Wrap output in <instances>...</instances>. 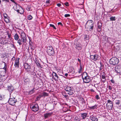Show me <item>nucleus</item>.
I'll list each match as a JSON object with an SVG mask.
<instances>
[{
  "label": "nucleus",
  "mask_w": 121,
  "mask_h": 121,
  "mask_svg": "<svg viewBox=\"0 0 121 121\" xmlns=\"http://www.w3.org/2000/svg\"><path fill=\"white\" fill-rule=\"evenodd\" d=\"M94 22L92 20L88 21L85 26V28L88 31H92L94 28Z\"/></svg>",
  "instance_id": "f257e3e1"
},
{
  "label": "nucleus",
  "mask_w": 121,
  "mask_h": 121,
  "mask_svg": "<svg viewBox=\"0 0 121 121\" xmlns=\"http://www.w3.org/2000/svg\"><path fill=\"white\" fill-rule=\"evenodd\" d=\"M82 77L83 82L85 83H89L91 80V78L87 75V73L86 72L83 73Z\"/></svg>",
  "instance_id": "f03ea898"
},
{
  "label": "nucleus",
  "mask_w": 121,
  "mask_h": 121,
  "mask_svg": "<svg viewBox=\"0 0 121 121\" xmlns=\"http://www.w3.org/2000/svg\"><path fill=\"white\" fill-rule=\"evenodd\" d=\"M109 62L111 64L113 65H116L119 63V60L117 58L114 57L111 58Z\"/></svg>",
  "instance_id": "7ed1b4c3"
},
{
  "label": "nucleus",
  "mask_w": 121,
  "mask_h": 121,
  "mask_svg": "<svg viewBox=\"0 0 121 121\" xmlns=\"http://www.w3.org/2000/svg\"><path fill=\"white\" fill-rule=\"evenodd\" d=\"M4 67L0 71V76H3V77H4L6 72L7 64L4 62Z\"/></svg>",
  "instance_id": "20e7f679"
},
{
  "label": "nucleus",
  "mask_w": 121,
  "mask_h": 121,
  "mask_svg": "<svg viewBox=\"0 0 121 121\" xmlns=\"http://www.w3.org/2000/svg\"><path fill=\"white\" fill-rule=\"evenodd\" d=\"M24 67L25 69L26 70L27 72L29 73H31L32 69L30 65L28 64L27 63H25L24 64Z\"/></svg>",
  "instance_id": "39448f33"
},
{
  "label": "nucleus",
  "mask_w": 121,
  "mask_h": 121,
  "mask_svg": "<svg viewBox=\"0 0 121 121\" xmlns=\"http://www.w3.org/2000/svg\"><path fill=\"white\" fill-rule=\"evenodd\" d=\"M17 100L15 98H10L8 101V103L10 105H15L16 103L17 102Z\"/></svg>",
  "instance_id": "423d86ee"
},
{
  "label": "nucleus",
  "mask_w": 121,
  "mask_h": 121,
  "mask_svg": "<svg viewBox=\"0 0 121 121\" xmlns=\"http://www.w3.org/2000/svg\"><path fill=\"white\" fill-rule=\"evenodd\" d=\"M53 48L52 46H49L47 48V52L48 54L51 56H53V52L52 50Z\"/></svg>",
  "instance_id": "0eeeda50"
},
{
  "label": "nucleus",
  "mask_w": 121,
  "mask_h": 121,
  "mask_svg": "<svg viewBox=\"0 0 121 121\" xmlns=\"http://www.w3.org/2000/svg\"><path fill=\"white\" fill-rule=\"evenodd\" d=\"M30 107L32 110L34 111H37L39 110V106L38 104L31 105Z\"/></svg>",
  "instance_id": "6e6552de"
},
{
  "label": "nucleus",
  "mask_w": 121,
  "mask_h": 121,
  "mask_svg": "<svg viewBox=\"0 0 121 121\" xmlns=\"http://www.w3.org/2000/svg\"><path fill=\"white\" fill-rule=\"evenodd\" d=\"M20 58H16L15 59V63L14 66L15 67L17 68L19 67V60Z\"/></svg>",
  "instance_id": "1a4fd4ad"
},
{
  "label": "nucleus",
  "mask_w": 121,
  "mask_h": 121,
  "mask_svg": "<svg viewBox=\"0 0 121 121\" xmlns=\"http://www.w3.org/2000/svg\"><path fill=\"white\" fill-rule=\"evenodd\" d=\"M14 88L13 87L12 85L10 86H8L7 89L10 92V95H11L12 92L14 90Z\"/></svg>",
  "instance_id": "9d476101"
},
{
  "label": "nucleus",
  "mask_w": 121,
  "mask_h": 121,
  "mask_svg": "<svg viewBox=\"0 0 121 121\" xmlns=\"http://www.w3.org/2000/svg\"><path fill=\"white\" fill-rule=\"evenodd\" d=\"M90 119L91 120L93 121H98V119L96 116L92 115L90 117Z\"/></svg>",
  "instance_id": "9b49d317"
},
{
  "label": "nucleus",
  "mask_w": 121,
  "mask_h": 121,
  "mask_svg": "<svg viewBox=\"0 0 121 121\" xmlns=\"http://www.w3.org/2000/svg\"><path fill=\"white\" fill-rule=\"evenodd\" d=\"M102 24L101 23L98 22V23L97 30L98 32H100L101 30V27Z\"/></svg>",
  "instance_id": "f8f14e48"
},
{
  "label": "nucleus",
  "mask_w": 121,
  "mask_h": 121,
  "mask_svg": "<svg viewBox=\"0 0 121 121\" xmlns=\"http://www.w3.org/2000/svg\"><path fill=\"white\" fill-rule=\"evenodd\" d=\"M74 91L72 89L70 90H69L68 91L66 92V93L70 95H72L74 93Z\"/></svg>",
  "instance_id": "ddd939ff"
},
{
  "label": "nucleus",
  "mask_w": 121,
  "mask_h": 121,
  "mask_svg": "<svg viewBox=\"0 0 121 121\" xmlns=\"http://www.w3.org/2000/svg\"><path fill=\"white\" fill-rule=\"evenodd\" d=\"M108 103L109 104V106L111 109H112L113 107V102L111 101L110 99H108Z\"/></svg>",
  "instance_id": "4468645a"
},
{
  "label": "nucleus",
  "mask_w": 121,
  "mask_h": 121,
  "mask_svg": "<svg viewBox=\"0 0 121 121\" xmlns=\"http://www.w3.org/2000/svg\"><path fill=\"white\" fill-rule=\"evenodd\" d=\"M52 113H45L44 115V116L45 119L48 118V117H50L51 115L52 114Z\"/></svg>",
  "instance_id": "2eb2a0df"
},
{
  "label": "nucleus",
  "mask_w": 121,
  "mask_h": 121,
  "mask_svg": "<svg viewBox=\"0 0 121 121\" xmlns=\"http://www.w3.org/2000/svg\"><path fill=\"white\" fill-rule=\"evenodd\" d=\"M27 39H26V37H23L22 35H21V41L22 42H26Z\"/></svg>",
  "instance_id": "dca6fc26"
},
{
  "label": "nucleus",
  "mask_w": 121,
  "mask_h": 121,
  "mask_svg": "<svg viewBox=\"0 0 121 121\" xmlns=\"http://www.w3.org/2000/svg\"><path fill=\"white\" fill-rule=\"evenodd\" d=\"M87 114L86 113H81V117L83 119H84L87 117Z\"/></svg>",
  "instance_id": "f3484780"
},
{
  "label": "nucleus",
  "mask_w": 121,
  "mask_h": 121,
  "mask_svg": "<svg viewBox=\"0 0 121 121\" xmlns=\"http://www.w3.org/2000/svg\"><path fill=\"white\" fill-rule=\"evenodd\" d=\"M94 58L93 60L95 61L97 60H98V59H99V55L95 54L94 55H93Z\"/></svg>",
  "instance_id": "a211bd4d"
},
{
  "label": "nucleus",
  "mask_w": 121,
  "mask_h": 121,
  "mask_svg": "<svg viewBox=\"0 0 121 121\" xmlns=\"http://www.w3.org/2000/svg\"><path fill=\"white\" fill-rule=\"evenodd\" d=\"M102 79H101V83H102V82H103V83L105 82L106 81V77L105 76L102 75Z\"/></svg>",
  "instance_id": "6ab92c4d"
},
{
  "label": "nucleus",
  "mask_w": 121,
  "mask_h": 121,
  "mask_svg": "<svg viewBox=\"0 0 121 121\" xmlns=\"http://www.w3.org/2000/svg\"><path fill=\"white\" fill-rule=\"evenodd\" d=\"M53 73L54 74V77L53 76V79H54L56 81H57L58 76L55 73L53 72Z\"/></svg>",
  "instance_id": "aec40b11"
},
{
  "label": "nucleus",
  "mask_w": 121,
  "mask_h": 121,
  "mask_svg": "<svg viewBox=\"0 0 121 121\" xmlns=\"http://www.w3.org/2000/svg\"><path fill=\"white\" fill-rule=\"evenodd\" d=\"M14 39L17 41L19 39V37L18 35L16 33L15 34L14 36Z\"/></svg>",
  "instance_id": "412c9836"
},
{
  "label": "nucleus",
  "mask_w": 121,
  "mask_h": 121,
  "mask_svg": "<svg viewBox=\"0 0 121 121\" xmlns=\"http://www.w3.org/2000/svg\"><path fill=\"white\" fill-rule=\"evenodd\" d=\"M54 99H55V100L56 101H53V102H54V103H53V105H56L57 103L56 100H58V99L55 96H54V95H53V100Z\"/></svg>",
  "instance_id": "4be33fe9"
},
{
  "label": "nucleus",
  "mask_w": 121,
  "mask_h": 121,
  "mask_svg": "<svg viewBox=\"0 0 121 121\" xmlns=\"http://www.w3.org/2000/svg\"><path fill=\"white\" fill-rule=\"evenodd\" d=\"M84 40L85 41L86 40H88L89 39V36L86 35H84Z\"/></svg>",
  "instance_id": "5701e85b"
},
{
  "label": "nucleus",
  "mask_w": 121,
  "mask_h": 121,
  "mask_svg": "<svg viewBox=\"0 0 121 121\" xmlns=\"http://www.w3.org/2000/svg\"><path fill=\"white\" fill-rule=\"evenodd\" d=\"M6 78L5 76L4 77H3V76H0V80H1V81H4L6 79Z\"/></svg>",
  "instance_id": "b1692460"
},
{
  "label": "nucleus",
  "mask_w": 121,
  "mask_h": 121,
  "mask_svg": "<svg viewBox=\"0 0 121 121\" xmlns=\"http://www.w3.org/2000/svg\"><path fill=\"white\" fill-rule=\"evenodd\" d=\"M72 89L71 87L70 86H67L65 89V90L66 92L67 91H68L69 90H70L71 89Z\"/></svg>",
  "instance_id": "393cba45"
},
{
  "label": "nucleus",
  "mask_w": 121,
  "mask_h": 121,
  "mask_svg": "<svg viewBox=\"0 0 121 121\" xmlns=\"http://www.w3.org/2000/svg\"><path fill=\"white\" fill-rule=\"evenodd\" d=\"M5 99L4 95L0 94V100H4Z\"/></svg>",
  "instance_id": "a878e982"
},
{
  "label": "nucleus",
  "mask_w": 121,
  "mask_h": 121,
  "mask_svg": "<svg viewBox=\"0 0 121 121\" xmlns=\"http://www.w3.org/2000/svg\"><path fill=\"white\" fill-rule=\"evenodd\" d=\"M121 100H116L115 101V103L116 104L119 105L120 104H121Z\"/></svg>",
  "instance_id": "bb28decb"
},
{
  "label": "nucleus",
  "mask_w": 121,
  "mask_h": 121,
  "mask_svg": "<svg viewBox=\"0 0 121 121\" xmlns=\"http://www.w3.org/2000/svg\"><path fill=\"white\" fill-rule=\"evenodd\" d=\"M41 95L42 97H45L47 96L48 95V93L44 92H43Z\"/></svg>",
  "instance_id": "cd10ccee"
},
{
  "label": "nucleus",
  "mask_w": 121,
  "mask_h": 121,
  "mask_svg": "<svg viewBox=\"0 0 121 121\" xmlns=\"http://www.w3.org/2000/svg\"><path fill=\"white\" fill-rule=\"evenodd\" d=\"M75 47L76 49L78 50H81L82 48L81 46L79 45H76Z\"/></svg>",
  "instance_id": "c85d7f7f"
},
{
  "label": "nucleus",
  "mask_w": 121,
  "mask_h": 121,
  "mask_svg": "<svg viewBox=\"0 0 121 121\" xmlns=\"http://www.w3.org/2000/svg\"><path fill=\"white\" fill-rule=\"evenodd\" d=\"M15 10L17 11L18 13L21 14H22L23 13V12H24V10L22 9V11L21 12H20V11L21 10H20L19 9H15Z\"/></svg>",
  "instance_id": "c756f323"
},
{
  "label": "nucleus",
  "mask_w": 121,
  "mask_h": 121,
  "mask_svg": "<svg viewBox=\"0 0 121 121\" xmlns=\"http://www.w3.org/2000/svg\"><path fill=\"white\" fill-rule=\"evenodd\" d=\"M110 19L111 21H115L116 20L115 17L112 16L110 17Z\"/></svg>",
  "instance_id": "7c9ffc66"
},
{
  "label": "nucleus",
  "mask_w": 121,
  "mask_h": 121,
  "mask_svg": "<svg viewBox=\"0 0 121 121\" xmlns=\"http://www.w3.org/2000/svg\"><path fill=\"white\" fill-rule=\"evenodd\" d=\"M97 106V105L95 104L94 106L90 107L89 108H90L91 109H94L96 108Z\"/></svg>",
  "instance_id": "2f4dec72"
},
{
  "label": "nucleus",
  "mask_w": 121,
  "mask_h": 121,
  "mask_svg": "<svg viewBox=\"0 0 121 121\" xmlns=\"http://www.w3.org/2000/svg\"><path fill=\"white\" fill-rule=\"evenodd\" d=\"M82 66L81 64H80V69H79V70L78 71V73H81L82 72Z\"/></svg>",
  "instance_id": "473e14b6"
},
{
  "label": "nucleus",
  "mask_w": 121,
  "mask_h": 121,
  "mask_svg": "<svg viewBox=\"0 0 121 121\" xmlns=\"http://www.w3.org/2000/svg\"><path fill=\"white\" fill-rule=\"evenodd\" d=\"M35 88H33L29 92V94H32L34 92V89Z\"/></svg>",
  "instance_id": "72a5a7b5"
},
{
  "label": "nucleus",
  "mask_w": 121,
  "mask_h": 121,
  "mask_svg": "<svg viewBox=\"0 0 121 121\" xmlns=\"http://www.w3.org/2000/svg\"><path fill=\"white\" fill-rule=\"evenodd\" d=\"M75 121H80V118H78L77 117H76L75 118Z\"/></svg>",
  "instance_id": "f704fd0d"
},
{
  "label": "nucleus",
  "mask_w": 121,
  "mask_h": 121,
  "mask_svg": "<svg viewBox=\"0 0 121 121\" xmlns=\"http://www.w3.org/2000/svg\"><path fill=\"white\" fill-rule=\"evenodd\" d=\"M17 40V43H19V45H21L22 44V43H21V41L20 39H19Z\"/></svg>",
  "instance_id": "c9c22d12"
},
{
  "label": "nucleus",
  "mask_w": 121,
  "mask_h": 121,
  "mask_svg": "<svg viewBox=\"0 0 121 121\" xmlns=\"http://www.w3.org/2000/svg\"><path fill=\"white\" fill-rule=\"evenodd\" d=\"M27 17L28 19L29 20H31L32 18V16L30 15H29Z\"/></svg>",
  "instance_id": "e433bc0d"
},
{
  "label": "nucleus",
  "mask_w": 121,
  "mask_h": 121,
  "mask_svg": "<svg viewBox=\"0 0 121 121\" xmlns=\"http://www.w3.org/2000/svg\"><path fill=\"white\" fill-rule=\"evenodd\" d=\"M95 97L97 100L99 99H100V98L99 97V95H96L95 96Z\"/></svg>",
  "instance_id": "4c0bfd02"
},
{
  "label": "nucleus",
  "mask_w": 121,
  "mask_h": 121,
  "mask_svg": "<svg viewBox=\"0 0 121 121\" xmlns=\"http://www.w3.org/2000/svg\"><path fill=\"white\" fill-rule=\"evenodd\" d=\"M6 40L5 39H3L2 41L1 42V43L2 44H6L7 43L5 42V41Z\"/></svg>",
  "instance_id": "58836bf2"
},
{
  "label": "nucleus",
  "mask_w": 121,
  "mask_h": 121,
  "mask_svg": "<svg viewBox=\"0 0 121 121\" xmlns=\"http://www.w3.org/2000/svg\"><path fill=\"white\" fill-rule=\"evenodd\" d=\"M90 58L92 60H93L94 58L93 55H91L90 56Z\"/></svg>",
  "instance_id": "ea45409f"
},
{
  "label": "nucleus",
  "mask_w": 121,
  "mask_h": 121,
  "mask_svg": "<svg viewBox=\"0 0 121 121\" xmlns=\"http://www.w3.org/2000/svg\"><path fill=\"white\" fill-rule=\"evenodd\" d=\"M42 96L41 95H39V96H38L37 97V99H40V98L42 97Z\"/></svg>",
  "instance_id": "a19ab883"
},
{
  "label": "nucleus",
  "mask_w": 121,
  "mask_h": 121,
  "mask_svg": "<svg viewBox=\"0 0 121 121\" xmlns=\"http://www.w3.org/2000/svg\"><path fill=\"white\" fill-rule=\"evenodd\" d=\"M65 17H67L70 16V15L69 14H65Z\"/></svg>",
  "instance_id": "79ce46f5"
},
{
  "label": "nucleus",
  "mask_w": 121,
  "mask_h": 121,
  "mask_svg": "<svg viewBox=\"0 0 121 121\" xmlns=\"http://www.w3.org/2000/svg\"><path fill=\"white\" fill-rule=\"evenodd\" d=\"M37 65L38 66H39L41 68H42L41 67V65L39 63H38L37 64L36 63Z\"/></svg>",
  "instance_id": "37998d69"
},
{
  "label": "nucleus",
  "mask_w": 121,
  "mask_h": 121,
  "mask_svg": "<svg viewBox=\"0 0 121 121\" xmlns=\"http://www.w3.org/2000/svg\"><path fill=\"white\" fill-rule=\"evenodd\" d=\"M108 89L110 90H111L112 89V87L109 85L108 86Z\"/></svg>",
  "instance_id": "c03bdc74"
},
{
  "label": "nucleus",
  "mask_w": 121,
  "mask_h": 121,
  "mask_svg": "<svg viewBox=\"0 0 121 121\" xmlns=\"http://www.w3.org/2000/svg\"><path fill=\"white\" fill-rule=\"evenodd\" d=\"M65 5L67 6H69V3L68 2H67L65 3Z\"/></svg>",
  "instance_id": "a18cd8bd"
},
{
  "label": "nucleus",
  "mask_w": 121,
  "mask_h": 121,
  "mask_svg": "<svg viewBox=\"0 0 121 121\" xmlns=\"http://www.w3.org/2000/svg\"><path fill=\"white\" fill-rule=\"evenodd\" d=\"M110 81L112 83H115L114 81L112 79L111 80H110Z\"/></svg>",
  "instance_id": "49530a36"
},
{
  "label": "nucleus",
  "mask_w": 121,
  "mask_h": 121,
  "mask_svg": "<svg viewBox=\"0 0 121 121\" xmlns=\"http://www.w3.org/2000/svg\"><path fill=\"white\" fill-rule=\"evenodd\" d=\"M100 65H101V66H100V69H102L103 68V67H102V64L101 63V62L100 63Z\"/></svg>",
  "instance_id": "de8ad7c7"
},
{
  "label": "nucleus",
  "mask_w": 121,
  "mask_h": 121,
  "mask_svg": "<svg viewBox=\"0 0 121 121\" xmlns=\"http://www.w3.org/2000/svg\"><path fill=\"white\" fill-rule=\"evenodd\" d=\"M15 57L13 56L12 59V60H15Z\"/></svg>",
  "instance_id": "09e8293b"
},
{
  "label": "nucleus",
  "mask_w": 121,
  "mask_h": 121,
  "mask_svg": "<svg viewBox=\"0 0 121 121\" xmlns=\"http://www.w3.org/2000/svg\"><path fill=\"white\" fill-rule=\"evenodd\" d=\"M8 36L9 38L10 39V38L11 35H10L9 34H8Z\"/></svg>",
  "instance_id": "8fccbe9b"
},
{
  "label": "nucleus",
  "mask_w": 121,
  "mask_h": 121,
  "mask_svg": "<svg viewBox=\"0 0 121 121\" xmlns=\"http://www.w3.org/2000/svg\"><path fill=\"white\" fill-rule=\"evenodd\" d=\"M57 5L59 7H60L61 5V4H57Z\"/></svg>",
  "instance_id": "3c124183"
},
{
  "label": "nucleus",
  "mask_w": 121,
  "mask_h": 121,
  "mask_svg": "<svg viewBox=\"0 0 121 121\" xmlns=\"http://www.w3.org/2000/svg\"><path fill=\"white\" fill-rule=\"evenodd\" d=\"M64 97L65 98H66L68 97V95H64Z\"/></svg>",
  "instance_id": "603ef678"
},
{
  "label": "nucleus",
  "mask_w": 121,
  "mask_h": 121,
  "mask_svg": "<svg viewBox=\"0 0 121 121\" xmlns=\"http://www.w3.org/2000/svg\"><path fill=\"white\" fill-rule=\"evenodd\" d=\"M115 72H116V73H118V72H118V71H117V70H116V69L115 70Z\"/></svg>",
  "instance_id": "864d4df0"
},
{
  "label": "nucleus",
  "mask_w": 121,
  "mask_h": 121,
  "mask_svg": "<svg viewBox=\"0 0 121 121\" xmlns=\"http://www.w3.org/2000/svg\"><path fill=\"white\" fill-rule=\"evenodd\" d=\"M49 1L50 0H48L47 1L46 3H47L48 4L49 3Z\"/></svg>",
  "instance_id": "5fc2aeb1"
},
{
  "label": "nucleus",
  "mask_w": 121,
  "mask_h": 121,
  "mask_svg": "<svg viewBox=\"0 0 121 121\" xmlns=\"http://www.w3.org/2000/svg\"><path fill=\"white\" fill-rule=\"evenodd\" d=\"M58 25H62V23L60 22H58Z\"/></svg>",
  "instance_id": "6e6d98bb"
},
{
  "label": "nucleus",
  "mask_w": 121,
  "mask_h": 121,
  "mask_svg": "<svg viewBox=\"0 0 121 121\" xmlns=\"http://www.w3.org/2000/svg\"><path fill=\"white\" fill-rule=\"evenodd\" d=\"M68 75V74L67 73H66L65 74V75L66 76H67Z\"/></svg>",
  "instance_id": "4d7b16f0"
},
{
  "label": "nucleus",
  "mask_w": 121,
  "mask_h": 121,
  "mask_svg": "<svg viewBox=\"0 0 121 121\" xmlns=\"http://www.w3.org/2000/svg\"><path fill=\"white\" fill-rule=\"evenodd\" d=\"M50 26L53 27V25L52 24H50Z\"/></svg>",
  "instance_id": "13d9d810"
},
{
  "label": "nucleus",
  "mask_w": 121,
  "mask_h": 121,
  "mask_svg": "<svg viewBox=\"0 0 121 121\" xmlns=\"http://www.w3.org/2000/svg\"><path fill=\"white\" fill-rule=\"evenodd\" d=\"M78 61H79V62H80V61H81L80 60V59H79L78 58Z\"/></svg>",
  "instance_id": "bf43d9fd"
},
{
  "label": "nucleus",
  "mask_w": 121,
  "mask_h": 121,
  "mask_svg": "<svg viewBox=\"0 0 121 121\" xmlns=\"http://www.w3.org/2000/svg\"><path fill=\"white\" fill-rule=\"evenodd\" d=\"M53 29H56V28L55 27V26L53 25Z\"/></svg>",
  "instance_id": "052dcab7"
},
{
  "label": "nucleus",
  "mask_w": 121,
  "mask_h": 121,
  "mask_svg": "<svg viewBox=\"0 0 121 121\" xmlns=\"http://www.w3.org/2000/svg\"><path fill=\"white\" fill-rule=\"evenodd\" d=\"M10 21L9 20H8V21H5L7 23H8V22H9Z\"/></svg>",
  "instance_id": "680f3d73"
},
{
  "label": "nucleus",
  "mask_w": 121,
  "mask_h": 121,
  "mask_svg": "<svg viewBox=\"0 0 121 121\" xmlns=\"http://www.w3.org/2000/svg\"><path fill=\"white\" fill-rule=\"evenodd\" d=\"M3 0V1H8V2L9 1V0Z\"/></svg>",
  "instance_id": "e2e57ef3"
},
{
  "label": "nucleus",
  "mask_w": 121,
  "mask_h": 121,
  "mask_svg": "<svg viewBox=\"0 0 121 121\" xmlns=\"http://www.w3.org/2000/svg\"><path fill=\"white\" fill-rule=\"evenodd\" d=\"M11 1H12V2H15V1H14V0H12Z\"/></svg>",
  "instance_id": "0e129e2a"
},
{
  "label": "nucleus",
  "mask_w": 121,
  "mask_h": 121,
  "mask_svg": "<svg viewBox=\"0 0 121 121\" xmlns=\"http://www.w3.org/2000/svg\"><path fill=\"white\" fill-rule=\"evenodd\" d=\"M119 74L120 75H121V72H119Z\"/></svg>",
  "instance_id": "69168bd1"
},
{
  "label": "nucleus",
  "mask_w": 121,
  "mask_h": 121,
  "mask_svg": "<svg viewBox=\"0 0 121 121\" xmlns=\"http://www.w3.org/2000/svg\"><path fill=\"white\" fill-rule=\"evenodd\" d=\"M92 91H93V92H94V91L92 89L91 90Z\"/></svg>",
  "instance_id": "338daca9"
},
{
  "label": "nucleus",
  "mask_w": 121,
  "mask_h": 121,
  "mask_svg": "<svg viewBox=\"0 0 121 121\" xmlns=\"http://www.w3.org/2000/svg\"><path fill=\"white\" fill-rule=\"evenodd\" d=\"M13 3H14L15 4H17V3L15 2H13Z\"/></svg>",
  "instance_id": "774afa93"
}]
</instances>
